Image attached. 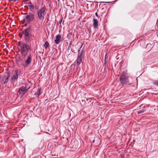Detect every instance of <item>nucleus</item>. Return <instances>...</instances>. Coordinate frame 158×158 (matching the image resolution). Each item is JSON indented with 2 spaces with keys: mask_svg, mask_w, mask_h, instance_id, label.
Listing matches in <instances>:
<instances>
[{
  "mask_svg": "<svg viewBox=\"0 0 158 158\" xmlns=\"http://www.w3.org/2000/svg\"><path fill=\"white\" fill-rule=\"evenodd\" d=\"M19 50L21 52L22 56L25 57L27 54L28 50L30 49V47L28 45L25 44L22 42H19Z\"/></svg>",
  "mask_w": 158,
  "mask_h": 158,
  "instance_id": "f257e3e1",
  "label": "nucleus"
},
{
  "mask_svg": "<svg viewBox=\"0 0 158 158\" xmlns=\"http://www.w3.org/2000/svg\"><path fill=\"white\" fill-rule=\"evenodd\" d=\"M46 13V10L45 7L39 9L37 12L38 17L40 20H43Z\"/></svg>",
  "mask_w": 158,
  "mask_h": 158,
  "instance_id": "f03ea898",
  "label": "nucleus"
},
{
  "mask_svg": "<svg viewBox=\"0 0 158 158\" xmlns=\"http://www.w3.org/2000/svg\"><path fill=\"white\" fill-rule=\"evenodd\" d=\"M31 29L30 28H26L23 32L24 37L26 40L28 41L31 38Z\"/></svg>",
  "mask_w": 158,
  "mask_h": 158,
  "instance_id": "7ed1b4c3",
  "label": "nucleus"
},
{
  "mask_svg": "<svg viewBox=\"0 0 158 158\" xmlns=\"http://www.w3.org/2000/svg\"><path fill=\"white\" fill-rule=\"evenodd\" d=\"M35 19L34 14L33 13H29L26 17L24 19V20L25 22L28 23L32 21Z\"/></svg>",
  "mask_w": 158,
  "mask_h": 158,
  "instance_id": "20e7f679",
  "label": "nucleus"
},
{
  "mask_svg": "<svg viewBox=\"0 0 158 158\" xmlns=\"http://www.w3.org/2000/svg\"><path fill=\"white\" fill-rule=\"evenodd\" d=\"M119 80L121 84H127L129 83L127 77L124 75H122L120 77Z\"/></svg>",
  "mask_w": 158,
  "mask_h": 158,
  "instance_id": "39448f33",
  "label": "nucleus"
},
{
  "mask_svg": "<svg viewBox=\"0 0 158 158\" xmlns=\"http://www.w3.org/2000/svg\"><path fill=\"white\" fill-rule=\"evenodd\" d=\"M28 88L26 89L25 87H21L19 89L18 93L21 96H22L28 90Z\"/></svg>",
  "mask_w": 158,
  "mask_h": 158,
  "instance_id": "423d86ee",
  "label": "nucleus"
},
{
  "mask_svg": "<svg viewBox=\"0 0 158 158\" xmlns=\"http://www.w3.org/2000/svg\"><path fill=\"white\" fill-rule=\"evenodd\" d=\"M32 56L30 54L28 56L27 59L26 60L24 63L23 64L24 66H27L31 63V61Z\"/></svg>",
  "mask_w": 158,
  "mask_h": 158,
  "instance_id": "0eeeda50",
  "label": "nucleus"
},
{
  "mask_svg": "<svg viewBox=\"0 0 158 158\" xmlns=\"http://www.w3.org/2000/svg\"><path fill=\"white\" fill-rule=\"evenodd\" d=\"M17 72L18 71L17 70H15V72L13 73L11 79V81L12 82H14L15 80L18 79V75Z\"/></svg>",
  "mask_w": 158,
  "mask_h": 158,
  "instance_id": "6e6552de",
  "label": "nucleus"
},
{
  "mask_svg": "<svg viewBox=\"0 0 158 158\" xmlns=\"http://www.w3.org/2000/svg\"><path fill=\"white\" fill-rule=\"evenodd\" d=\"M62 41L61 36L60 35H57L55 37V40H54L55 43L58 44L60 42Z\"/></svg>",
  "mask_w": 158,
  "mask_h": 158,
  "instance_id": "1a4fd4ad",
  "label": "nucleus"
},
{
  "mask_svg": "<svg viewBox=\"0 0 158 158\" xmlns=\"http://www.w3.org/2000/svg\"><path fill=\"white\" fill-rule=\"evenodd\" d=\"M82 51L81 53L80 54H79L76 60V63L79 65L80 64L81 62L82 61Z\"/></svg>",
  "mask_w": 158,
  "mask_h": 158,
  "instance_id": "9d476101",
  "label": "nucleus"
},
{
  "mask_svg": "<svg viewBox=\"0 0 158 158\" xmlns=\"http://www.w3.org/2000/svg\"><path fill=\"white\" fill-rule=\"evenodd\" d=\"M93 25L94 28H96L98 27V21L96 19H93Z\"/></svg>",
  "mask_w": 158,
  "mask_h": 158,
  "instance_id": "9b49d317",
  "label": "nucleus"
},
{
  "mask_svg": "<svg viewBox=\"0 0 158 158\" xmlns=\"http://www.w3.org/2000/svg\"><path fill=\"white\" fill-rule=\"evenodd\" d=\"M9 77V74H8L7 77L5 78H4V79L2 80V81H3V83L4 84L6 83L8 81V79Z\"/></svg>",
  "mask_w": 158,
  "mask_h": 158,
  "instance_id": "f8f14e48",
  "label": "nucleus"
},
{
  "mask_svg": "<svg viewBox=\"0 0 158 158\" xmlns=\"http://www.w3.org/2000/svg\"><path fill=\"white\" fill-rule=\"evenodd\" d=\"M28 6L30 7L29 9L30 10L33 11L34 9V7L33 5H32L31 3H29Z\"/></svg>",
  "mask_w": 158,
  "mask_h": 158,
  "instance_id": "ddd939ff",
  "label": "nucleus"
},
{
  "mask_svg": "<svg viewBox=\"0 0 158 158\" xmlns=\"http://www.w3.org/2000/svg\"><path fill=\"white\" fill-rule=\"evenodd\" d=\"M49 44L48 42V41H46L44 45V46L45 48H47L49 46Z\"/></svg>",
  "mask_w": 158,
  "mask_h": 158,
  "instance_id": "4468645a",
  "label": "nucleus"
},
{
  "mask_svg": "<svg viewBox=\"0 0 158 158\" xmlns=\"http://www.w3.org/2000/svg\"><path fill=\"white\" fill-rule=\"evenodd\" d=\"M40 91H41V88H38L37 90V93L38 94V95L39 96L40 94Z\"/></svg>",
  "mask_w": 158,
  "mask_h": 158,
  "instance_id": "2eb2a0df",
  "label": "nucleus"
},
{
  "mask_svg": "<svg viewBox=\"0 0 158 158\" xmlns=\"http://www.w3.org/2000/svg\"><path fill=\"white\" fill-rule=\"evenodd\" d=\"M144 111V110H140L138 111V114H140V113L143 112Z\"/></svg>",
  "mask_w": 158,
  "mask_h": 158,
  "instance_id": "dca6fc26",
  "label": "nucleus"
},
{
  "mask_svg": "<svg viewBox=\"0 0 158 158\" xmlns=\"http://www.w3.org/2000/svg\"><path fill=\"white\" fill-rule=\"evenodd\" d=\"M95 14H96V15L97 16H98L97 13H95Z\"/></svg>",
  "mask_w": 158,
  "mask_h": 158,
  "instance_id": "f3484780",
  "label": "nucleus"
},
{
  "mask_svg": "<svg viewBox=\"0 0 158 158\" xmlns=\"http://www.w3.org/2000/svg\"><path fill=\"white\" fill-rule=\"evenodd\" d=\"M94 141H95V140H93V143H94Z\"/></svg>",
  "mask_w": 158,
  "mask_h": 158,
  "instance_id": "a211bd4d",
  "label": "nucleus"
}]
</instances>
